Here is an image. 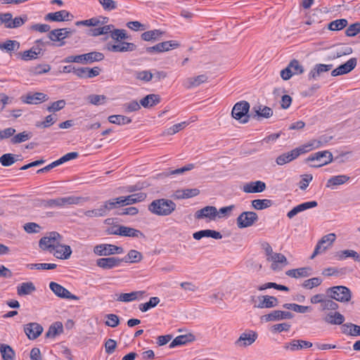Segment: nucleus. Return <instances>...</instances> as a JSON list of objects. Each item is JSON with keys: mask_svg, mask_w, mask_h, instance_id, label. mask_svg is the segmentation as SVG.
<instances>
[{"mask_svg": "<svg viewBox=\"0 0 360 360\" xmlns=\"http://www.w3.org/2000/svg\"><path fill=\"white\" fill-rule=\"evenodd\" d=\"M84 201L82 197L70 195L55 199L42 200L40 205L44 208H63L68 205H79Z\"/></svg>", "mask_w": 360, "mask_h": 360, "instance_id": "obj_1", "label": "nucleus"}, {"mask_svg": "<svg viewBox=\"0 0 360 360\" xmlns=\"http://www.w3.org/2000/svg\"><path fill=\"white\" fill-rule=\"evenodd\" d=\"M176 209V204L169 199L154 200L149 205L148 210L158 216H168Z\"/></svg>", "mask_w": 360, "mask_h": 360, "instance_id": "obj_2", "label": "nucleus"}, {"mask_svg": "<svg viewBox=\"0 0 360 360\" xmlns=\"http://www.w3.org/2000/svg\"><path fill=\"white\" fill-rule=\"evenodd\" d=\"M310 302L311 304H320V310L324 311H336L339 308V304L333 301L328 294H316L311 297Z\"/></svg>", "mask_w": 360, "mask_h": 360, "instance_id": "obj_3", "label": "nucleus"}, {"mask_svg": "<svg viewBox=\"0 0 360 360\" xmlns=\"http://www.w3.org/2000/svg\"><path fill=\"white\" fill-rule=\"evenodd\" d=\"M62 236L56 231L50 232L47 236L41 238L39 242V246L44 250L53 252L56 248L60 245Z\"/></svg>", "mask_w": 360, "mask_h": 360, "instance_id": "obj_4", "label": "nucleus"}, {"mask_svg": "<svg viewBox=\"0 0 360 360\" xmlns=\"http://www.w3.org/2000/svg\"><path fill=\"white\" fill-rule=\"evenodd\" d=\"M326 293L334 300L340 302H348L352 299V292L346 286L336 285L328 288Z\"/></svg>", "mask_w": 360, "mask_h": 360, "instance_id": "obj_5", "label": "nucleus"}, {"mask_svg": "<svg viewBox=\"0 0 360 360\" xmlns=\"http://www.w3.org/2000/svg\"><path fill=\"white\" fill-rule=\"evenodd\" d=\"M249 110L250 104L248 101H240L234 105L231 111L232 117L240 121V123H247L250 117V115H248Z\"/></svg>", "mask_w": 360, "mask_h": 360, "instance_id": "obj_6", "label": "nucleus"}, {"mask_svg": "<svg viewBox=\"0 0 360 360\" xmlns=\"http://www.w3.org/2000/svg\"><path fill=\"white\" fill-rule=\"evenodd\" d=\"M258 220V215L252 211L243 212L236 219L239 229H245L252 226Z\"/></svg>", "mask_w": 360, "mask_h": 360, "instance_id": "obj_7", "label": "nucleus"}, {"mask_svg": "<svg viewBox=\"0 0 360 360\" xmlns=\"http://www.w3.org/2000/svg\"><path fill=\"white\" fill-rule=\"evenodd\" d=\"M94 252L99 256H109L123 252V248L111 244H99L94 247Z\"/></svg>", "mask_w": 360, "mask_h": 360, "instance_id": "obj_8", "label": "nucleus"}, {"mask_svg": "<svg viewBox=\"0 0 360 360\" xmlns=\"http://www.w3.org/2000/svg\"><path fill=\"white\" fill-rule=\"evenodd\" d=\"M293 317V314L288 311L274 310L267 314L262 316L261 320L264 322L278 321L291 319Z\"/></svg>", "mask_w": 360, "mask_h": 360, "instance_id": "obj_9", "label": "nucleus"}, {"mask_svg": "<svg viewBox=\"0 0 360 360\" xmlns=\"http://www.w3.org/2000/svg\"><path fill=\"white\" fill-rule=\"evenodd\" d=\"M179 46L180 44L177 41L171 40L159 43L153 46L147 47L146 50L148 53H153L154 52L162 53L171 49H176L179 47Z\"/></svg>", "mask_w": 360, "mask_h": 360, "instance_id": "obj_10", "label": "nucleus"}, {"mask_svg": "<svg viewBox=\"0 0 360 360\" xmlns=\"http://www.w3.org/2000/svg\"><path fill=\"white\" fill-rule=\"evenodd\" d=\"M49 288L60 298L73 300H78L79 299V297L72 294L68 289L56 282L51 281L49 283Z\"/></svg>", "mask_w": 360, "mask_h": 360, "instance_id": "obj_11", "label": "nucleus"}, {"mask_svg": "<svg viewBox=\"0 0 360 360\" xmlns=\"http://www.w3.org/2000/svg\"><path fill=\"white\" fill-rule=\"evenodd\" d=\"M335 234L329 233L321 238V239L316 244L314 251L311 256V259H313L317 255L325 251L329 245H331L335 240Z\"/></svg>", "mask_w": 360, "mask_h": 360, "instance_id": "obj_12", "label": "nucleus"}, {"mask_svg": "<svg viewBox=\"0 0 360 360\" xmlns=\"http://www.w3.org/2000/svg\"><path fill=\"white\" fill-rule=\"evenodd\" d=\"M314 160H317L320 162V163L314 167H319L326 165L333 161V154L328 150L319 151L309 155L307 159L308 162Z\"/></svg>", "mask_w": 360, "mask_h": 360, "instance_id": "obj_13", "label": "nucleus"}, {"mask_svg": "<svg viewBox=\"0 0 360 360\" xmlns=\"http://www.w3.org/2000/svg\"><path fill=\"white\" fill-rule=\"evenodd\" d=\"M48 99V96L41 92H30L20 97V100L22 103L32 105L41 103L46 101Z\"/></svg>", "mask_w": 360, "mask_h": 360, "instance_id": "obj_14", "label": "nucleus"}, {"mask_svg": "<svg viewBox=\"0 0 360 360\" xmlns=\"http://www.w3.org/2000/svg\"><path fill=\"white\" fill-rule=\"evenodd\" d=\"M136 45L134 43L121 41L115 44H107V49L114 53L131 52L136 49Z\"/></svg>", "mask_w": 360, "mask_h": 360, "instance_id": "obj_15", "label": "nucleus"}, {"mask_svg": "<svg viewBox=\"0 0 360 360\" xmlns=\"http://www.w3.org/2000/svg\"><path fill=\"white\" fill-rule=\"evenodd\" d=\"M258 303L254 304V307L264 309V308H273L278 305V300L274 296L270 295H259L257 297Z\"/></svg>", "mask_w": 360, "mask_h": 360, "instance_id": "obj_16", "label": "nucleus"}, {"mask_svg": "<svg viewBox=\"0 0 360 360\" xmlns=\"http://www.w3.org/2000/svg\"><path fill=\"white\" fill-rule=\"evenodd\" d=\"M73 18V15L66 10H61L54 13H49L45 15L46 21L63 22L69 21Z\"/></svg>", "mask_w": 360, "mask_h": 360, "instance_id": "obj_17", "label": "nucleus"}, {"mask_svg": "<svg viewBox=\"0 0 360 360\" xmlns=\"http://www.w3.org/2000/svg\"><path fill=\"white\" fill-rule=\"evenodd\" d=\"M356 58H352L349 60H348L346 63L344 64L340 65L337 68L334 69L331 72V75L333 77H337L339 75H342L349 73L351 72L356 65Z\"/></svg>", "mask_w": 360, "mask_h": 360, "instance_id": "obj_18", "label": "nucleus"}, {"mask_svg": "<svg viewBox=\"0 0 360 360\" xmlns=\"http://www.w3.org/2000/svg\"><path fill=\"white\" fill-rule=\"evenodd\" d=\"M43 327L35 322L24 326V332L30 340L37 339L43 332Z\"/></svg>", "mask_w": 360, "mask_h": 360, "instance_id": "obj_19", "label": "nucleus"}, {"mask_svg": "<svg viewBox=\"0 0 360 360\" xmlns=\"http://www.w3.org/2000/svg\"><path fill=\"white\" fill-rule=\"evenodd\" d=\"M101 69L98 67L93 68L87 67L77 68L75 71V75L82 79H90L98 76L100 74Z\"/></svg>", "mask_w": 360, "mask_h": 360, "instance_id": "obj_20", "label": "nucleus"}, {"mask_svg": "<svg viewBox=\"0 0 360 360\" xmlns=\"http://www.w3.org/2000/svg\"><path fill=\"white\" fill-rule=\"evenodd\" d=\"M122 263V260L118 257H103L96 260V265L103 269H111L118 266Z\"/></svg>", "mask_w": 360, "mask_h": 360, "instance_id": "obj_21", "label": "nucleus"}, {"mask_svg": "<svg viewBox=\"0 0 360 360\" xmlns=\"http://www.w3.org/2000/svg\"><path fill=\"white\" fill-rule=\"evenodd\" d=\"M332 64H316L308 74L309 80H316L321 75L333 68Z\"/></svg>", "mask_w": 360, "mask_h": 360, "instance_id": "obj_22", "label": "nucleus"}, {"mask_svg": "<svg viewBox=\"0 0 360 360\" xmlns=\"http://www.w3.org/2000/svg\"><path fill=\"white\" fill-rule=\"evenodd\" d=\"M218 214L217 209L214 206H206L195 214V217L198 219L208 218L210 220H214Z\"/></svg>", "mask_w": 360, "mask_h": 360, "instance_id": "obj_23", "label": "nucleus"}, {"mask_svg": "<svg viewBox=\"0 0 360 360\" xmlns=\"http://www.w3.org/2000/svg\"><path fill=\"white\" fill-rule=\"evenodd\" d=\"M266 188V184L262 181H250L243 187V191L247 193H262Z\"/></svg>", "mask_w": 360, "mask_h": 360, "instance_id": "obj_24", "label": "nucleus"}, {"mask_svg": "<svg viewBox=\"0 0 360 360\" xmlns=\"http://www.w3.org/2000/svg\"><path fill=\"white\" fill-rule=\"evenodd\" d=\"M257 338V334L256 332L251 330L249 333H243L240 335L235 344L238 347H247L252 345Z\"/></svg>", "mask_w": 360, "mask_h": 360, "instance_id": "obj_25", "label": "nucleus"}, {"mask_svg": "<svg viewBox=\"0 0 360 360\" xmlns=\"http://www.w3.org/2000/svg\"><path fill=\"white\" fill-rule=\"evenodd\" d=\"M255 112L252 116L254 119L259 120L260 117L269 118L273 115V110L267 106L257 105L252 108Z\"/></svg>", "mask_w": 360, "mask_h": 360, "instance_id": "obj_26", "label": "nucleus"}, {"mask_svg": "<svg viewBox=\"0 0 360 360\" xmlns=\"http://www.w3.org/2000/svg\"><path fill=\"white\" fill-rule=\"evenodd\" d=\"M313 344L311 342L302 340H293L289 343L284 345L285 349H290L291 351L300 350L303 348H309L312 347Z\"/></svg>", "mask_w": 360, "mask_h": 360, "instance_id": "obj_27", "label": "nucleus"}, {"mask_svg": "<svg viewBox=\"0 0 360 360\" xmlns=\"http://www.w3.org/2000/svg\"><path fill=\"white\" fill-rule=\"evenodd\" d=\"M323 321L331 325H342L345 321V316L338 311L329 312L324 317Z\"/></svg>", "mask_w": 360, "mask_h": 360, "instance_id": "obj_28", "label": "nucleus"}, {"mask_svg": "<svg viewBox=\"0 0 360 360\" xmlns=\"http://www.w3.org/2000/svg\"><path fill=\"white\" fill-rule=\"evenodd\" d=\"M268 261L272 262V264L271 265V268L274 271H276L278 269H281V268L278 267V264H282L284 266L287 265L288 264L287 259L285 255H283L281 253H276L274 252L272 256L269 258H266Z\"/></svg>", "mask_w": 360, "mask_h": 360, "instance_id": "obj_29", "label": "nucleus"}, {"mask_svg": "<svg viewBox=\"0 0 360 360\" xmlns=\"http://www.w3.org/2000/svg\"><path fill=\"white\" fill-rule=\"evenodd\" d=\"M193 236L195 240H200L204 237H210L214 239H221L222 238V235L220 232L210 229L197 231L193 233Z\"/></svg>", "mask_w": 360, "mask_h": 360, "instance_id": "obj_30", "label": "nucleus"}, {"mask_svg": "<svg viewBox=\"0 0 360 360\" xmlns=\"http://www.w3.org/2000/svg\"><path fill=\"white\" fill-rule=\"evenodd\" d=\"M285 274L292 278L308 277L311 274L310 267H302L298 269H290L285 272Z\"/></svg>", "mask_w": 360, "mask_h": 360, "instance_id": "obj_31", "label": "nucleus"}, {"mask_svg": "<svg viewBox=\"0 0 360 360\" xmlns=\"http://www.w3.org/2000/svg\"><path fill=\"white\" fill-rule=\"evenodd\" d=\"M20 42L15 40L7 39L4 42L0 43V50L6 51L10 55L20 49Z\"/></svg>", "mask_w": 360, "mask_h": 360, "instance_id": "obj_32", "label": "nucleus"}, {"mask_svg": "<svg viewBox=\"0 0 360 360\" xmlns=\"http://www.w3.org/2000/svg\"><path fill=\"white\" fill-rule=\"evenodd\" d=\"M62 30L63 29L61 28L55 29L50 31L48 34V37L50 41L53 42H59L58 44V46H62L65 44V41H64L65 38Z\"/></svg>", "mask_w": 360, "mask_h": 360, "instance_id": "obj_33", "label": "nucleus"}, {"mask_svg": "<svg viewBox=\"0 0 360 360\" xmlns=\"http://www.w3.org/2000/svg\"><path fill=\"white\" fill-rule=\"evenodd\" d=\"M36 291V287L31 281L22 283L17 286V294L19 296L31 295Z\"/></svg>", "mask_w": 360, "mask_h": 360, "instance_id": "obj_34", "label": "nucleus"}, {"mask_svg": "<svg viewBox=\"0 0 360 360\" xmlns=\"http://www.w3.org/2000/svg\"><path fill=\"white\" fill-rule=\"evenodd\" d=\"M207 77L205 75H200L194 77H188L184 82V86L186 89H191L198 86L201 84L207 82Z\"/></svg>", "mask_w": 360, "mask_h": 360, "instance_id": "obj_35", "label": "nucleus"}, {"mask_svg": "<svg viewBox=\"0 0 360 360\" xmlns=\"http://www.w3.org/2000/svg\"><path fill=\"white\" fill-rule=\"evenodd\" d=\"M146 193L143 192L134 193L127 197L122 196L124 205L142 202L146 198Z\"/></svg>", "mask_w": 360, "mask_h": 360, "instance_id": "obj_36", "label": "nucleus"}, {"mask_svg": "<svg viewBox=\"0 0 360 360\" xmlns=\"http://www.w3.org/2000/svg\"><path fill=\"white\" fill-rule=\"evenodd\" d=\"M121 231L120 233H121V236L124 237H131V238H145V235L139 230L126 226H121Z\"/></svg>", "mask_w": 360, "mask_h": 360, "instance_id": "obj_37", "label": "nucleus"}, {"mask_svg": "<svg viewBox=\"0 0 360 360\" xmlns=\"http://www.w3.org/2000/svg\"><path fill=\"white\" fill-rule=\"evenodd\" d=\"M59 248L61 249L56 248L53 251V255L60 259H68L70 258L72 254V250L70 246L67 245H59Z\"/></svg>", "mask_w": 360, "mask_h": 360, "instance_id": "obj_38", "label": "nucleus"}, {"mask_svg": "<svg viewBox=\"0 0 360 360\" xmlns=\"http://www.w3.org/2000/svg\"><path fill=\"white\" fill-rule=\"evenodd\" d=\"M160 102V97L158 94H148L140 101V104L144 108H151Z\"/></svg>", "mask_w": 360, "mask_h": 360, "instance_id": "obj_39", "label": "nucleus"}, {"mask_svg": "<svg viewBox=\"0 0 360 360\" xmlns=\"http://www.w3.org/2000/svg\"><path fill=\"white\" fill-rule=\"evenodd\" d=\"M163 32L160 30L146 31L141 34V39L146 41H155L161 38Z\"/></svg>", "mask_w": 360, "mask_h": 360, "instance_id": "obj_40", "label": "nucleus"}, {"mask_svg": "<svg viewBox=\"0 0 360 360\" xmlns=\"http://www.w3.org/2000/svg\"><path fill=\"white\" fill-rule=\"evenodd\" d=\"M142 259L143 256L140 252L136 250H131L124 257L121 258V260L122 262L125 263H137L141 261Z\"/></svg>", "mask_w": 360, "mask_h": 360, "instance_id": "obj_41", "label": "nucleus"}, {"mask_svg": "<svg viewBox=\"0 0 360 360\" xmlns=\"http://www.w3.org/2000/svg\"><path fill=\"white\" fill-rule=\"evenodd\" d=\"M0 353L3 360H15V353L8 345L0 343Z\"/></svg>", "mask_w": 360, "mask_h": 360, "instance_id": "obj_42", "label": "nucleus"}, {"mask_svg": "<svg viewBox=\"0 0 360 360\" xmlns=\"http://www.w3.org/2000/svg\"><path fill=\"white\" fill-rule=\"evenodd\" d=\"M144 293V291H134L129 293H121L117 298V300L124 302H131L137 300L139 297H141Z\"/></svg>", "mask_w": 360, "mask_h": 360, "instance_id": "obj_43", "label": "nucleus"}, {"mask_svg": "<svg viewBox=\"0 0 360 360\" xmlns=\"http://www.w3.org/2000/svg\"><path fill=\"white\" fill-rule=\"evenodd\" d=\"M352 53V49L349 46H341L339 49H337L335 51L331 53L328 57V60H335L336 58H340L343 56L349 55Z\"/></svg>", "mask_w": 360, "mask_h": 360, "instance_id": "obj_44", "label": "nucleus"}, {"mask_svg": "<svg viewBox=\"0 0 360 360\" xmlns=\"http://www.w3.org/2000/svg\"><path fill=\"white\" fill-rule=\"evenodd\" d=\"M349 179V176L347 175L333 176L330 178L326 184V187H332L344 184Z\"/></svg>", "mask_w": 360, "mask_h": 360, "instance_id": "obj_45", "label": "nucleus"}, {"mask_svg": "<svg viewBox=\"0 0 360 360\" xmlns=\"http://www.w3.org/2000/svg\"><path fill=\"white\" fill-rule=\"evenodd\" d=\"M32 133L31 131H24L14 136L11 139V143L12 144H18L30 140L32 137Z\"/></svg>", "mask_w": 360, "mask_h": 360, "instance_id": "obj_46", "label": "nucleus"}, {"mask_svg": "<svg viewBox=\"0 0 360 360\" xmlns=\"http://www.w3.org/2000/svg\"><path fill=\"white\" fill-rule=\"evenodd\" d=\"M63 332V325L60 322L52 324L45 334L46 338H53Z\"/></svg>", "mask_w": 360, "mask_h": 360, "instance_id": "obj_47", "label": "nucleus"}, {"mask_svg": "<svg viewBox=\"0 0 360 360\" xmlns=\"http://www.w3.org/2000/svg\"><path fill=\"white\" fill-rule=\"evenodd\" d=\"M272 204V200L269 199H256L251 201L252 207L257 210H262L271 207Z\"/></svg>", "mask_w": 360, "mask_h": 360, "instance_id": "obj_48", "label": "nucleus"}, {"mask_svg": "<svg viewBox=\"0 0 360 360\" xmlns=\"http://www.w3.org/2000/svg\"><path fill=\"white\" fill-rule=\"evenodd\" d=\"M108 121L112 124L118 125L127 124L131 122V119L122 115H110L108 118Z\"/></svg>", "mask_w": 360, "mask_h": 360, "instance_id": "obj_49", "label": "nucleus"}, {"mask_svg": "<svg viewBox=\"0 0 360 360\" xmlns=\"http://www.w3.org/2000/svg\"><path fill=\"white\" fill-rule=\"evenodd\" d=\"M283 307L301 314H304L311 310V307L309 306H302L295 303H285L283 305Z\"/></svg>", "mask_w": 360, "mask_h": 360, "instance_id": "obj_50", "label": "nucleus"}, {"mask_svg": "<svg viewBox=\"0 0 360 360\" xmlns=\"http://www.w3.org/2000/svg\"><path fill=\"white\" fill-rule=\"evenodd\" d=\"M194 168L193 164H188L181 168H178L176 169H172L171 168H169L166 169L162 174L165 176H169L171 175H176V174H181L185 172L190 171L192 169Z\"/></svg>", "mask_w": 360, "mask_h": 360, "instance_id": "obj_51", "label": "nucleus"}, {"mask_svg": "<svg viewBox=\"0 0 360 360\" xmlns=\"http://www.w3.org/2000/svg\"><path fill=\"white\" fill-rule=\"evenodd\" d=\"M333 139L332 136H328L326 134L320 136L317 139L311 140V146L316 148H319Z\"/></svg>", "mask_w": 360, "mask_h": 360, "instance_id": "obj_52", "label": "nucleus"}, {"mask_svg": "<svg viewBox=\"0 0 360 360\" xmlns=\"http://www.w3.org/2000/svg\"><path fill=\"white\" fill-rule=\"evenodd\" d=\"M296 159V157L292 151L283 153L277 157L276 162L278 165H283L288 163L293 160Z\"/></svg>", "mask_w": 360, "mask_h": 360, "instance_id": "obj_53", "label": "nucleus"}, {"mask_svg": "<svg viewBox=\"0 0 360 360\" xmlns=\"http://www.w3.org/2000/svg\"><path fill=\"white\" fill-rule=\"evenodd\" d=\"M342 332L352 336L360 335V326L353 323H345L342 325Z\"/></svg>", "mask_w": 360, "mask_h": 360, "instance_id": "obj_54", "label": "nucleus"}, {"mask_svg": "<svg viewBox=\"0 0 360 360\" xmlns=\"http://www.w3.org/2000/svg\"><path fill=\"white\" fill-rule=\"evenodd\" d=\"M337 256L340 259H344L347 257H352L354 261L360 262V255L352 250H345L337 252Z\"/></svg>", "mask_w": 360, "mask_h": 360, "instance_id": "obj_55", "label": "nucleus"}, {"mask_svg": "<svg viewBox=\"0 0 360 360\" xmlns=\"http://www.w3.org/2000/svg\"><path fill=\"white\" fill-rule=\"evenodd\" d=\"M160 301L159 297H152L150 298L148 302L139 304V308L142 312H146L150 309L156 307L159 304Z\"/></svg>", "mask_w": 360, "mask_h": 360, "instance_id": "obj_56", "label": "nucleus"}, {"mask_svg": "<svg viewBox=\"0 0 360 360\" xmlns=\"http://www.w3.org/2000/svg\"><path fill=\"white\" fill-rule=\"evenodd\" d=\"M87 64H91L94 62L102 61L105 58L103 53L98 51H91L86 53Z\"/></svg>", "mask_w": 360, "mask_h": 360, "instance_id": "obj_57", "label": "nucleus"}, {"mask_svg": "<svg viewBox=\"0 0 360 360\" xmlns=\"http://www.w3.org/2000/svg\"><path fill=\"white\" fill-rule=\"evenodd\" d=\"M16 161L15 155L12 153H5L0 157V164L4 167H9Z\"/></svg>", "mask_w": 360, "mask_h": 360, "instance_id": "obj_58", "label": "nucleus"}, {"mask_svg": "<svg viewBox=\"0 0 360 360\" xmlns=\"http://www.w3.org/2000/svg\"><path fill=\"white\" fill-rule=\"evenodd\" d=\"M347 25L346 19H338L330 22L328 24V29L332 31L341 30Z\"/></svg>", "mask_w": 360, "mask_h": 360, "instance_id": "obj_59", "label": "nucleus"}, {"mask_svg": "<svg viewBox=\"0 0 360 360\" xmlns=\"http://www.w3.org/2000/svg\"><path fill=\"white\" fill-rule=\"evenodd\" d=\"M51 70V66L49 64H40L30 68V71L33 75H41Z\"/></svg>", "mask_w": 360, "mask_h": 360, "instance_id": "obj_60", "label": "nucleus"}, {"mask_svg": "<svg viewBox=\"0 0 360 360\" xmlns=\"http://www.w3.org/2000/svg\"><path fill=\"white\" fill-rule=\"evenodd\" d=\"M27 15H22L19 17H15V18H12V21L11 24L7 25V28L13 29L17 28L22 26L27 20Z\"/></svg>", "mask_w": 360, "mask_h": 360, "instance_id": "obj_61", "label": "nucleus"}, {"mask_svg": "<svg viewBox=\"0 0 360 360\" xmlns=\"http://www.w3.org/2000/svg\"><path fill=\"white\" fill-rule=\"evenodd\" d=\"M191 336V335H179L176 337L172 342L169 344V348H174L176 346L183 345H185L186 342L191 341L189 337Z\"/></svg>", "mask_w": 360, "mask_h": 360, "instance_id": "obj_62", "label": "nucleus"}, {"mask_svg": "<svg viewBox=\"0 0 360 360\" xmlns=\"http://www.w3.org/2000/svg\"><path fill=\"white\" fill-rule=\"evenodd\" d=\"M66 102L65 100L61 99L57 101L53 102L46 110L50 112H55L59 111L65 108Z\"/></svg>", "mask_w": 360, "mask_h": 360, "instance_id": "obj_63", "label": "nucleus"}, {"mask_svg": "<svg viewBox=\"0 0 360 360\" xmlns=\"http://www.w3.org/2000/svg\"><path fill=\"white\" fill-rule=\"evenodd\" d=\"M359 33H360V22L350 25L345 31L347 37H354Z\"/></svg>", "mask_w": 360, "mask_h": 360, "instance_id": "obj_64", "label": "nucleus"}]
</instances>
